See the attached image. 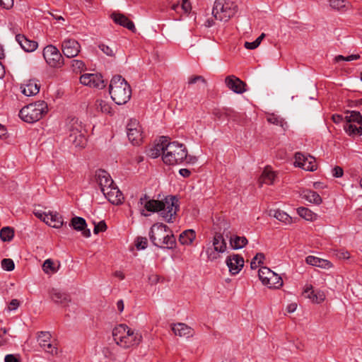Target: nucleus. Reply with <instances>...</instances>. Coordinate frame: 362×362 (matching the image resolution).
Here are the masks:
<instances>
[{"label":"nucleus","instance_id":"obj_34","mask_svg":"<svg viewBox=\"0 0 362 362\" xmlns=\"http://www.w3.org/2000/svg\"><path fill=\"white\" fill-rule=\"evenodd\" d=\"M48 214L49 222H47V225L56 228H59L63 226L64 221L62 216L57 212H49Z\"/></svg>","mask_w":362,"mask_h":362},{"label":"nucleus","instance_id":"obj_27","mask_svg":"<svg viewBox=\"0 0 362 362\" xmlns=\"http://www.w3.org/2000/svg\"><path fill=\"white\" fill-rule=\"evenodd\" d=\"M304 292L306 293L307 298H310L313 303H321L325 298V295L322 291H315L311 285L308 286Z\"/></svg>","mask_w":362,"mask_h":362},{"label":"nucleus","instance_id":"obj_37","mask_svg":"<svg viewBox=\"0 0 362 362\" xmlns=\"http://www.w3.org/2000/svg\"><path fill=\"white\" fill-rule=\"evenodd\" d=\"M14 237V229L10 226L3 227L0 230V238L3 242H10Z\"/></svg>","mask_w":362,"mask_h":362},{"label":"nucleus","instance_id":"obj_57","mask_svg":"<svg viewBox=\"0 0 362 362\" xmlns=\"http://www.w3.org/2000/svg\"><path fill=\"white\" fill-rule=\"evenodd\" d=\"M13 6V0H0V6L5 9H10Z\"/></svg>","mask_w":362,"mask_h":362},{"label":"nucleus","instance_id":"obj_19","mask_svg":"<svg viewBox=\"0 0 362 362\" xmlns=\"http://www.w3.org/2000/svg\"><path fill=\"white\" fill-rule=\"evenodd\" d=\"M167 140V137L161 136L158 144H156L146 151L147 156L152 158H156L160 156L161 153L163 155L165 151Z\"/></svg>","mask_w":362,"mask_h":362},{"label":"nucleus","instance_id":"obj_39","mask_svg":"<svg viewBox=\"0 0 362 362\" xmlns=\"http://www.w3.org/2000/svg\"><path fill=\"white\" fill-rule=\"evenodd\" d=\"M168 232L165 235V239L162 240V247L173 249L175 247L176 240L173 234H169Z\"/></svg>","mask_w":362,"mask_h":362},{"label":"nucleus","instance_id":"obj_63","mask_svg":"<svg viewBox=\"0 0 362 362\" xmlns=\"http://www.w3.org/2000/svg\"><path fill=\"white\" fill-rule=\"evenodd\" d=\"M5 362H19V360L13 354H8L5 356Z\"/></svg>","mask_w":362,"mask_h":362},{"label":"nucleus","instance_id":"obj_1","mask_svg":"<svg viewBox=\"0 0 362 362\" xmlns=\"http://www.w3.org/2000/svg\"><path fill=\"white\" fill-rule=\"evenodd\" d=\"M178 199L175 196L170 195L163 200L150 199L147 194L140 197L138 204L150 212H160L162 218L168 223L173 222L177 211L179 209Z\"/></svg>","mask_w":362,"mask_h":362},{"label":"nucleus","instance_id":"obj_46","mask_svg":"<svg viewBox=\"0 0 362 362\" xmlns=\"http://www.w3.org/2000/svg\"><path fill=\"white\" fill-rule=\"evenodd\" d=\"M1 267L4 270L11 272L14 269L15 264L11 259L5 258L1 260Z\"/></svg>","mask_w":362,"mask_h":362},{"label":"nucleus","instance_id":"obj_8","mask_svg":"<svg viewBox=\"0 0 362 362\" xmlns=\"http://www.w3.org/2000/svg\"><path fill=\"white\" fill-rule=\"evenodd\" d=\"M43 57L46 62L52 67H61L64 64L62 54L54 45H49L44 48Z\"/></svg>","mask_w":362,"mask_h":362},{"label":"nucleus","instance_id":"obj_50","mask_svg":"<svg viewBox=\"0 0 362 362\" xmlns=\"http://www.w3.org/2000/svg\"><path fill=\"white\" fill-rule=\"evenodd\" d=\"M239 113L235 111L233 109L227 108V112H226V117L227 119H231L234 122H238L239 119Z\"/></svg>","mask_w":362,"mask_h":362},{"label":"nucleus","instance_id":"obj_9","mask_svg":"<svg viewBox=\"0 0 362 362\" xmlns=\"http://www.w3.org/2000/svg\"><path fill=\"white\" fill-rule=\"evenodd\" d=\"M170 232V228L163 223H156L152 226L149 232V238L151 243L157 247H162V240L165 235Z\"/></svg>","mask_w":362,"mask_h":362},{"label":"nucleus","instance_id":"obj_12","mask_svg":"<svg viewBox=\"0 0 362 362\" xmlns=\"http://www.w3.org/2000/svg\"><path fill=\"white\" fill-rule=\"evenodd\" d=\"M62 50L65 57L73 58L80 52L81 45L74 39H66L62 43Z\"/></svg>","mask_w":362,"mask_h":362},{"label":"nucleus","instance_id":"obj_16","mask_svg":"<svg viewBox=\"0 0 362 362\" xmlns=\"http://www.w3.org/2000/svg\"><path fill=\"white\" fill-rule=\"evenodd\" d=\"M107 200L112 204L118 205L122 203L124 196L117 187L113 184L107 190L102 192Z\"/></svg>","mask_w":362,"mask_h":362},{"label":"nucleus","instance_id":"obj_32","mask_svg":"<svg viewBox=\"0 0 362 362\" xmlns=\"http://www.w3.org/2000/svg\"><path fill=\"white\" fill-rule=\"evenodd\" d=\"M68 139L76 147H84L86 144V138L82 132L78 134H69Z\"/></svg>","mask_w":362,"mask_h":362},{"label":"nucleus","instance_id":"obj_7","mask_svg":"<svg viewBox=\"0 0 362 362\" xmlns=\"http://www.w3.org/2000/svg\"><path fill=\"white\" fill-rule=\"evenodd\" d=\"M258 276L262 283L270 288H279L283 285L281 277L267 267L259 269Z\"/></svg>","mask_w":362,"mask_h":362},{"label":"nucleus","instance_id":"obj_53","mask_svg":"<svg viewBox=\"0 0 362 362\" xmlns=\"http://www.w3.org/2000/svg\"><path fill=\"white\" fill-rule=\"evenodd\" d=\"M94 224H95V227L93 229V233L95 234H98L100 232H104L107 230V225L104 221H101L99 223H98L97 224H95L94 223Z\"/></svg>","mask_w":362,"mask_h":362},{"label":"nucleus","instance_id":"obj_60","mask_svg":"<svg viewBox=\"0 0 362 362\" xmlns=\"http://www.w3.org/2000/svg\"><path fill=\"white\" fill-rule=\"evenodd\" d=\"M160 279V276L156 274H151L148 276V282L151 284H156Z\"/></svg>","mask_w":362,"mask_h":362},{"label":"nucleus","instance_id":"obj_45","mask_svg":"<svg viewBox=\"0 0 362 362\" xmlns=\"http://www.w3.org/2000/svg\"><path fill=\"white\" fill-rule=\"evenodd\" d=\"M42 270L45 273L49 274L50 272L54 273L56 272L54 267V262L52 259H46L42 264Z\"/></svg>","mask_w":362,"mask_h":362},{"label":"nucleus","instance_id":"obj_18","mask_svg":"<svg viewBox=\"0 0 362 362\" xmlns=\"http://www.w3.org/2000/svg\"><path fill=\"white\" fill-rule=\"evenodd\" d=\"M142 337L138 332H134L130 329V332L124 337L121 347L128 349L134 346H137L141 341Z\"/></svg>","mask_w":362,"mask_h":362},{"label":"nucleus","instance_id":"obj_10","mask_svg":"<svg viewBox=\"0 0 362 362\" xmlns=\"http://www.w3.org/2000/svg\"><path fill=\"white\" fill-rule=\"evenodd\" d=\"M127 134L129 140L134 145H139L142 141L143 136L141 127L139 123L136 120H130L127 126Z\"/></svg>","mask_w":362,"mask_h":362},{"label":"nucleus","instance_id":"obj_58","mask_svg":"<svg viewBox=\"0 0 362 362\" xmlns=\"http://www.w3.org/2000/svg\"><path fill=\"white\" fill-rule=\"evenodd\" d=\"M343 175H344V170H343L342 168H341L339 166H335L332 169L333 177L338 178V177H342Z\"/></svg>","mask_w":362,"mask_h":362},{"label":"nucleus","instance_id":"obj_64","mask_svg":"<svg viewBox=\"0 0 362 362\" xmlns=\"http://www.w3.org/2000/svg\"><path fill=\"white\" fill-rule=\"evenodd\" d=\"M332 121L336 123V124H339L341 122L343 121L344 118L342 117V115H337V114H335V115H333L332 117Z\"/></svg>","mask_w":362,"mask_h":362},{"label":"nucleus","instance_id":"obj_3","mask_svg":"<svg viewBox=\"0 0 362 362\" xmlns=\"http://www.w3.org/2000/svg\"><path fill=\"white\" fill-rule=\"evenodd\" d=\"M187 158V148L182 144L177 141L168 142L165 146V151L162 156L163 161L167 165H177L182 163Z\"/></svg>","mask_w":362,"mask_h":362},{"label":"nucleus","instance_id":"obj_29","mask_svg":"<svg viewBox=\"0 0 362 362\" xmlns=\"http://www.w3.org/2000/svg\"><path fill=\"white\" fill-rule=\"evenodd\" d=\"M213 245L216 252L223 253L226 250V243L222 234L216 233L213 240Z\"/></svg>","mask_w":362,"mask_h":362},{"label":"nucleus","instance_id":"obj_38","mask_svg":"<svg viewBox=\"0 0 362 362\" xmlns=\"http://www.w3.org/2000/svg\"><path fill=\"white\" fill-rule=\"evenodd\" d=\"M68 129L69 134L76 133L78 134L81 132L83 130V126L81 122H79L78 118H71L68 124Z\"/></svg>","mask_w":362,"mask_h":362},{"label":"nucleus","instance_id":"obj_21","mask_svg":"<svg viewBox=\"0 0 362 362\" xmlns=\"http://www.w3.org/2000/svg\"><path fill=\"white\" fill-rule=\"evenodd\" d=\"M111 18L116 24L127 28L128 30L134 33L136 31L134 23L125 15L120 13L114 12L111 14Z\"/></svg>","mask_w":362,"mask_h":362},{"label":"nucleus","instance_id":"obj_4","mask_svg":"<svg viewBox=\"0 0 362 362\" xmlns=\"http://www.w3.org/2000/svg\"><path fill=\"white\" fill-rule=\"evenodd\" d=\"M47 103L39 100L23 107L19 112V117L25 122L34 123L47 114Z\"/></svg>","mask_w":362,"mask_h":362},{"label":"nucleus","instance_id":"obj_51","mask_svg":"<svg viewBox=\"0 0 362 362\" xmlns=\"http://www.w3.org/2000/svg\"><path fill=\"white\" fill-rule=\"evenodd\" d=\"M148 245L147 238L144 237H138L136 240L135 245L138 250H144L146 248Z\"/></svg>","mask_w":362,"mask_h":362},{"label":"nucleus","instance_id":"obj_17","mask_svg":"<svg viewBox=\"0 0 362 362\" xmlns=\"http://www.w3.org/2000/svg\"><path fill=\"white\" fill-rule=\"evenodd\" d=\"M95 176L101 192L107 190L108 187L114 184V182L109 173L104 170L99 169L96 170Z\"/></svg>","mask_w":362,"mask_h":362},{"label":"nucleus","instance_id":"obj_13","mask_svg":"<svg viewBox=\"0 0 362 362\" xmlns=\"http://www.w3.org/2000/svg\"><path fill=\"white\" fill-rule=\"evenodd\" d=\"M81 83L93 88H103L105 85L103 76L98 74H85L80 77Z\"/></svg>","mask_w":362,"mask_h":362},{"label":"nucleus","instance_id":"obj_22","mask_svg":"<svg viewBox=\"0 0 362 362\" xmlns=\"http://www.w3.org/2000/svg\"><path fill=\"white\" fill-rule=\"evenodd\" d=\"M172 330L175 335L180 337L189 338L193 337L194 332L192 327L185 323L174 324L172 327Z\"/></svg>","mask_w":362,"mask_h":362},{"label":"nucleus","instance_id":"obj_23","mask_svg":"<svg viewBox=\"0 0 362 362\" xmlns=\"http://www.w3.org/2000/svg\"><path fill=\"white\" fill-rule=\"evenodd\" d=\"M16 40L20 45L21 48L27 52H33L37 47V42L36 41L29 40L23 35H16Z\"/></svg>","mask_w":362,"mask_h":362},{"label":"nucleus","instance_id":"obj_62","mask_svg":"<svg viewBox=\"0 0 362 362\" xmlns=\"http://www.w3.org/2000/svg\"><path fill=\"white\" fill-rule=\"evenodd\" d=\"M19 306V301L17 299H13L9 303L8 309L10 310H14Z\"/></svg>","mask_w":362,"mask_h":362},{"label":"nucleus","instance_id":"obj_24","mask_svg":"<svg viewBox=\"0 0 362 362\" xmlns=\"http://www.w3.org/2000/svg\"><path fill=\"white\" fill-rule=\"evenodd\" d=\"M129 332H130V328H129L126 325L123 324H120L113 329V339L118 346H121V343L122 342L124 337H125V335H127Z\"/></svg>","mask_w":362,"mask_h":362},{"label":"nucleus","instance_id":"obj_31","mask_svg":"<svg viewBox=\"0 0 362 362\" xmlns=\"http://www.w3.org/2000/svg\"><path fill=\"white\" fill-rule=\"evenodd\" d=\"M301 196L303 199L308 202L317 205L320 204L322 202L321 197L316 192L310 189L303 190Z\"/></svg>","mask_w":362,"mask_h":362},{"label":"nucleus","instance_id":"obj_43","mask_svg":"<svg viewBox=\"0 0 362 362\" xmlns=\"http://www.w3.org/2000/svg\"><path fill=\"white\" fill-rule=\"evenodd\" d=\"M95 107L98 110H100L103 113L110 114L112 112L111 107L107 103L103 100H97L95 103Z\"/></svg>","mask_w":362,"mask_h":362},{"label":"nucleus","instance_id":"obj_40","mask_svg":"<svg viewBox=\"0 0 362 362\" xmlns=\"http://www.w3.org/2000/svg\"><path fill=\"white\" fill-rule=\"evenodd\" d=\"M273 216L277 220H279V221H281L286 224H290L292 222L291 217L283 211L274 210Z\"/></svg>","mask_w":362,"mask_h":362},{"label":"nucleus","instance_id":"obj_11","mask_svg":"<svg viewBox=\"0 0 362 362\" xmlns=\"http://www.w3.org/2000/svg\"><path fill=\"white\" fill-rule=\"evenodd\" d=\"M295 163L297 166L308 171H314L317 169L315 158L310 155H305L300 152L295 153Z\"/></svg>","mask_w":362,"mask_h":362},{"label":"nucleus","instance_id":"obj_15","mask_svg":"<svg viewBox=\"0 0 362 362\" xmlns=\"http://www.w3.org/2000/svg\"><path fill=\"white\" fill-rule=\"evenodd\" d=\"M225 83L226 86L235 93L241 94L246 91V83L234 75L228 76L225 78Z\"/></svg>","mask_w":362,"mask_h":362},{"label":"nucleus","instance_id":"obj_52","mask_svg":"<svg viewBox=\"0 0 362 362\" xmlns=\"http://www.w3.org/2000/svg\"><path fill=\"white\" fill-rule=\"evenodd\" d=\"M71 66L74 71H81L85 69V64L81 60L74 59L71 61Z\"/></svg>","mask_w":362,"mask_h":362},{"label":"nucleus","instance_id":"obj_49","mask_svg":"<svg viewBox=\"0 0 362 362\" xmlns=\"http://www.w3.org/2000/svg\"><path fill=\"white\" fill-rule=\"evenodd\" d=\"M228 107H223V108H214L212 110L213 115L216 117L217 119H221L223 117H226V112H227Z\"/></svg>","mask_w":362,"mask_h":362},{"label":"nucleus","instance_id":"obj_28","mask_svg":"<svg viewBox=\"0 0 362 362\" xmlns=\"http://www.w3.org/2000/svg\"><path fill=\"white\" fill-rule=\"evenodd\" d=\"M305 262L307 264H310L312 266H315L321 268H329L332 267V264L329 261L318 258L315 256H308L305 258Z\"/></svg>","mask_w":362,"mask_h":362},{"label":"nucleus","instance_id":"obj_6","mask_svg":"<svg viewBox=\"0 0 362 362\" xmlns=\"http://www.w3.org/2000/svg\"><path fill=\"white\" fill-rule=\"evenodd\" d=\"M344 129L349 135H362V115L358 111H348Z\"/></svg>","mask_w":362,"mask_h":362},{"label":"nucleus","instance_id":"obj_48","mask_svg":"<svg viewBox=\"0 0 362 362\" xmlns=\"http://www.w3.org/2000/svg\"><path fill=\"white\" fill-rule=\"evenodd\" d=\"M99 49L107 56L109 57H115V52L112 47H109L103 43H101L98 45Z\"/></svg>","mask_w":362,"mask_h":362},{"label":"nucleus","instance_id":"obj_42","mask_svg":"<svg viewBox=\"0 0 362 362\" xmlns=\"http://www.w3.org/2000/svg\"><path fill=\"white\" fill-rule=\"evenodd\" d=\"M267 119L268 122L275 124V125H277V126H280L283 128H284V126L286 124V123L284 122L283 118H281V117H279L275 114L269 115L267 116Z\"/></svg>","mask_w":362,"mask_h":362},{"label":"nucleus","instance_id":"obj_5","mask_svg":"<svg viewBox=\"0 0 362 362\" xmlns=\"http://www.w3.org/2000/svg\"><path fill=\"white\" fill-rule=\"evenodd\" d=\"M238 11V6L232 1L216 0L212 9L214 18L220 21L227 22Z\"/></svg>","mask_w":362,"mask_h":362},{"label":"nucleus","instance_id":"obj_33","mask_svg":"<svg viewBox=\"0 0 362 362\" xmlns=\"http://www.w3.org/2000/svg\"><path fill=\"white\" fill-rule=\"evenodd\" d=\"M196 238L194 230L188 229L183 231L179 236V242L182 245H191Z\"/></svg>","mask_w":362,"mask_h":362},{"label":"nucleus","instance_id":"obj_26","mask_svg":"<svg viewBox=\"0 0 362 362\" xmlns=\"http://www.w3.org/2000/svg\"><path fill=\"white\" fill-rule=\"evenodd\" d=\"M40 85L35 80H29L24 85H22L21 88V92L26 96L35 95L40 91Z\"/></svg>","mask_w":362,"mask_h":362},{"label":"nucleus","instance_id":"obj_44","mask_svg":"<svg viewBox=\"0 0 362 362\" xmlns=\"http://www.w3.org/2000/svg\"><path fill=\"white\" fill-rule=\"evenodd\" d=\"M264 259V255L262 252L257 253L250 262V267L252 269H255L260 264L263 263Z\"/></svg>","mask_w":362,"mask_h":362},{"label":"nucleus","instance_id":"obj_41","mask_svg":"<svg viewBox=\"0 0 362 362\" xmlns=\"http://www.w3.org/2000/svg\"><path fill=\"white\" fill-rule=\"evenodd\" d=\"M298 215L307 221H313L315 214L310 209L305 207H300L298 209Z\"/></svg>","mask_w":362,"mask_h":362},{"label":"nucleus","instance_id":"obj_25","mask_svg":"<svg viewBox=\"0 0 362 362\" xmlns=\"http://www.w3.org/2000/svg\"><path fill=\"white\" fill-rule=\"evenodd\" d=\"M49 296L52 301L55 303L61 304L63 305H66L71 301L70 296L65 293H62L57 289L52 288L49 291Z\"/></svg>","mask_w":362,"mask_h":362},{"label":"nucleus","instance_id":"obj_59","mask_svg":"<svg viewBox=\"0 0 362 362\" xmlns=\"http://www.w3.org/2000/svg\"><path fill=\"white\" fill-rule=\"evenodd\" d=\"M217 252H216L215 250H212V249H211V248H208L206 250V254H207L209 259H210L211 261L216 259L218 257Z\"/></svg>","mask_w":362,"mask_h":362},{"label":"nucleus","instance_id":"obj_30","mask_svg":"<svg viewBox=\"0 0 362 362\" xmlns=\"http://www.w3.org/2000/svg\"><path fill=\"white\" fill-rule=\"evenodd\" d=\"M230 245L233 250H239L244 247L248 243L245 236L233 235L229 239Z\"/></svg>","mask_w":362,"mask_h":362},{"label":"nucleus","instance_id":"obj_56","mask_svg":"<svg viewBox=\"0 0 362 362\" xmlns=\"http://www.w3.org/2000/svg\"><path fill=\"white\" fill-rule=\"evenodd\" d=\"M198 81L202 82L204 85H206V79L202 76H192L189 78V84H194Z\"/></svg>","mask_w":362,"mask_h":362},{"label":"nucleus","instance_id":"obj_55","mask_svg":"<svg viewBox=\"0 0 362 362\" xmlns=\"http://www.w3.org/2000/svg\"><path fill=\"white\" fill-rule=\"evenodd\" d=\"M34 214L36 217H37L38 218H40V220L44 221L45 223H47V222H49V221H48L49 214H48L43 212L42 211H35Z\"/></svg>","mask_w":362,"mask_h":362},{"label":"nucleus","instance_id":"obj_14","mask_svg":"<svg viewBox=\"0 0 362 362\" xmlns=\"http://www.w3.org/2000/svg\"><path fill=\"white\" fill-rule=\"evenodd\" d=\"M226 264L231 274H238L244 266V259L240 255H232L227 257Z\"/></svg>","mask_w":362,"mask_h":362},{"label":"nucleus","instance_id":"obj_54","mask_svg":"<svg viewBox=\"0 0 362 362\" xmlns=\"http://www.w3.org/2000/svg\"><path fill=\"white\" fill-rule=\"evenodd\" d=\"M42 347L45 349L46 352L49 353L52 355L57 354V348L53 346L50 342L42 344Z\"/></svg>","mask_w":362,"mask_h":362},{"label":"nucleus","instance_id":"obj_36","mask_svg":"<svg viewBox=\"0 0 362 362\" xmlns=\"http://www.w3.org/2000/svg\"><path fill=\"white\" fill-rule=\"evenodd\" d=\"M276 177L275 173L270 170L268 168H266L259 178L261 183H265L267 185H272Z\"/></svg>","mask_w":362,"mask_h":362},{"label":"nucleus","instance_id":"obj_2","mask_svg":"<svg viewBox=\"0 0 362 362\" xmlns=\"http://www.w3.org/2000/svg\"><path fill=\"white\" fill-rule=\"evenodd\" d=\"M109 93L112 100L117 105H124L131 98L132 89L122 76H114L110 81Z\"/></svg>","mask_w":362,"mask_h":362},{"label":"nucleus","instance_id":"obj_47","mask_svg":"<svg viewBox=\"0 0 362 362\" xmlns=\"http://www.w3.org/2000/svg\"><path fill=\"white\" fill-rule=\"evenodd\" d=\"M51 334L49 332H40L38 334V341L42 347V344L49 342Z\"/></svg>","mask_w":362,"mask_h":362},{"label":"nucleus","instance_id":"obj_35","mask_svg":"<svg viewBox=\"0 0 362 362\" xmlns=\"http://www.w3.org/2000/svg\"><path fill=\"white\" fill-rule=\"evenodd\" d=\"M329 6L334 10L344 12L351 5L346 0H329Z\"/></svg>","mask_w":362,"mask_h":362},{"label":"nucleus","instance_id":"obj_61","mask_svg":"<svg viewBox=\"0 0 362 362\" xmlns=\"http://www.w3.org/2000/svg\"><path fill=\"white\" fill-rule=\"evenodd\" d=\"M182 8L185 13H189L192 9V6L189 0H182Z\"/></svg>","mask_w":362,"mask_h":362},{"label":"nucleus","instance_id":"obj_20","mask_svg":"<svg viewBox=\"0 0 362 362\" xmlns=\"http://www.w3.org/2000/svg\"><path fill=\"white\" fill-rule=\"evenodd\" d=\"M69 226L76 230L81 231L82 235L86 238H89L90 236V229L86 228V221L82 217L75 216L72 218Z\"/></svg>","mask_w":362,"mask_h":362}]
</instances>
